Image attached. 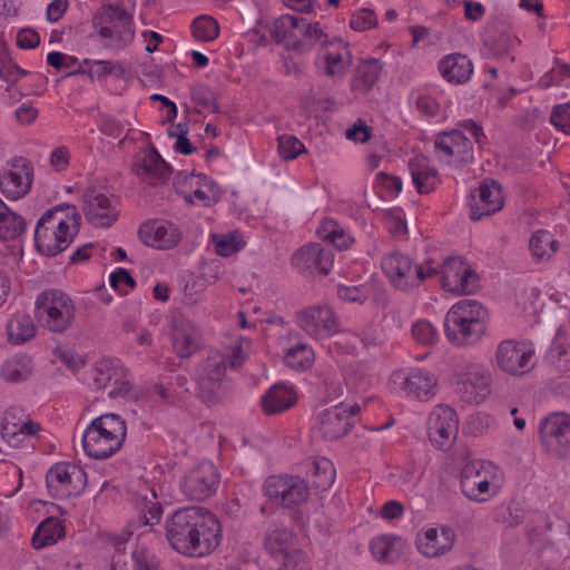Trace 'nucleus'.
<instances>
[{
	"label": "nucleus",
	"instance_id": "f257e3e1",
	"mask_svg": "<svg viewBox=\"0 0 570 570\" xmlns=\"http://www.w3.org/2000/svg\"><path fill=\"white\" fill-rule=\"evenodd\" d=\"M166 538L180 554L202 558L220 543V522L203 507H187L175 511L166 521Z\"/></svg>",
	"mask_w": 570,
	"mask_h": 570
},
{
	"label": "nucleus",
	"instance_id": "f03ea898",
	"mask_svg": "<svg viewBox=\"0 0 570 570\" xmlns=\"http://www.w3.org/2000/svg\"><path fill=\"white\" fill-rule=\"evenodd\" d=\"M80 228V215L71 204H61L50 208L39 218L35 229L37 250L53 257L66 250Z\"/></svg>",
	"mask_w": 570,
	"mask_h": 570
},
{
	"label": "nucleus",
	"instance_id": "7ed1b4c3",
	"mask_svg": "<svg viewBox=\"0 0 570 570\" xmlns=\"http://www.w3.org/2000/svg\"><path fill=\"white\" fill-rule=\"evenodd\" d=\"M489 314L475 299L455 303L444 318V332L448 341L456 346L478 343L485 334Z\"/></svg>",
	"mask_w": 570,
	"mask_h": 570
},
{
	"label": "nucleus",
	"instance_id": "20e7f679",
	"mask_svg": "<svg viewBox=\"0 0 570 570\" xmlns=\"http://www.w3.org/2000/svg\"><path fill=\"white\" fill-rule=\"evenodd\" d=\"M127 426L122 417L115 413H106L96 417L82 435V448L88 456L95 460L110 458L120 450L125 442Z\"/></svg>",
	"mask_w": 570,
	"mask_h": 570
},
{
	"label": "nucleus",
	"instance_id": "39448f33",
	"mask_svg": "<svg viewBox=\"0 0 570 570\" xmlns=\"http://www.w3.org/2000/svg\"><path fill=\"white\" fill-rule=\"evenodd\" d=\"M136 0L102 4L94 17V27L107 40L106 46L124 48L135 38L134 11Z\"/></svg>",
	"mask_w": 570,
	"mask_h": 570
},
{
	"label": "nucleus",
	"instance_id": "423d86ee",
	"mask_svg": "<svg viewBox=\"0 0 570 570\" xmlns=\"http://www.w3.org/2000/svg\"><path fill=\"white\" fill-rule=\"evenodd\" d=\"M271 36L276 43L297 53L311 51L315 41L327 38L318 22L313 24L303 17L292 14H283L276 19Z\"/></svg>",
	"mask_w": 570,
	"mask_h": 570
},
{
	"label": "nucleus",
	"instance_id": "0eeeda50",
	"mask_svg": "<svg viewBox=\"0 0 570 570\" xmlns=\"http://www.w3.org/2000/svg\"><path fill=\"white\" fill-rule=\"evenodd\" d=\"M226 370L227 360L218 353L209 355L198 365L195 376L197 396L206 405L218 404L227 396Z\"/></svg>",
	"mask_w": 570,
	"mask_h": 570
},
{
	"label": "nucleus",
	"instance_id": "6e6552de",
	"mask_svg": "<svg viewBox=\"0 0 570 570\" xmlns=\"http://www.w3.org/2000/svg\"><path fill=\"white\" fill-rule=\"evenodd\" d=\"M75 305L60 289H47L36 301V317L53 333H63L75 320Z\"/></svg>",
	"mask_w": 570,
	"mask_h": 570
},
{
	"label": "nucleus",
	"instance_id": "1a4fd4ad",
	"mask_svg": "<svg viewBox=\"0 0 570 570\" xmlns=\"http://www.w3.org/2000/svg\"><path fill=\"white\" fill-rule=\"evenodd\" d=\"M382 268L393 285L404 292L419 287L436 273L432 261L415 264L410 256L401 253L386 255L382 261Z\"/></svg>",
	"mask_w": 570,
	"mask_h": 570
},
{
	"label": "nucleus",
	"instance_id": "9d476101",
	"mask_svg": "<svg viewBox=\"0 0 570 570\" xmlns=\"http://www.w3.org/2000/svg\"><path fill=\"white\" fill-rule=\"evenodd\" d=\"M542 448L553 456H570V414L553 412L543 417L538 426Z\"/></svg>",
	"mask_w": 570,
	"mask_h": 570
},
{
	"label": "nucleus",
	"instance_id": "9b49d317",
	"mask_svg": "<svg viewBox=\"0 0 570 570\" xmlns=\"http://www.w3.org/2000/svg\"><path fill=\"white\" fill-rule=\"evenodd\" d=\"M46 484L53 499L63 500L85 491L87 474L75 464L58 462L48 470Z\"/></svg>",
	"mask_w": 570,
	"mask_h": 570
},
{
	"label": "nucleus",
	"instance_id": "f8f14e48",
	"mask_svg": "<svg viewBox=\"0 0 570 570\" xmlns=\"http://www.w3.org/2000/svg\"><path fill=\"white\" fill-rule=\"evenodd\" d=\"M454 392L466 404H480L491 393V374L480 364H466L455 375Z\"/></svg>",
	"mask_w": 570,
	"mask_h": 570
},
{
	"label": "nucleus",
	"instance_id": "ddd939ff",
	"mask_svg": "<svg viewBox=\"0 0 570 570\" xmlns=\"http://www.w3.org/2000/svg\"><path fill=\"white\" fill-rule=\"evenodd\" d=\"M267 499L285 509L305 503L309 497V488L299 476L272 475L264 484Z\"/></svg>",
	"mask_w": 570,
	"mask_h": 570
},
{
	"label": "nucleus",
	"instance_id": "4468645a",
	"mask_svg": "<svg viewBox=\"0 0 570 570\" xmlns=\"http://www.w3.org/2000/svg\"><path fill=\"white\" fill-rule=\"evenodd\" d=\"M219 481L220 474L216 466L205 461L187 472L180 488L189 500L204 501L217 491Z\"/></svg>",
	"mask_w": 570,
	"mask_h": 570
},
{
	"label": "nucleus",
	"instance_id": "2eb2a0df",
	"mask_svg": "<svg viewBox=\"0 0 570 570\" xmlns=\"http://www.w3.org/2000/svg\"><path fill=\"white\" fill-rule=\"evenodd\" d=\"M8 169L0 175V190L8 198L17 200L26 196L32 185L33 167L23 157H16L7 163Z\"/></svg>",
	"mask_w": 570,
	"mask_h": 570
},
{
	"label": "nucleus",
	"instance_id": "dca6fc26",
	"mask_svg": "<svg viewBox=\"0 0 570 570\" xmlns=\"http://www.w3.org/2000/svg\"><path fill=\"white\" fill-rule=\"evenodd\" d=\"M298 326L311 337L321 340L338 332V321L328 306H311L296 313Z\"/></svg>",
	"mask_w": 570,
	"mask_h": 570
},
{
	"label": "nucleus",
	"instance_id": "f3484780",
	"mask_svg": "<svg viewBox=\"0 0 570 570\" xmlns=\"http://www.w3.org/2000/svg\"><path fill=\"white\" fill-rule=\"evenodd\" d=\"M430 441L441 450H448L454 442L459 431L456 412L448 405H439L429 417Z\"/></svg>",
	"mask_w": 570,
	"mask_h": 570
},
{
	"label": "nucleus",
	"instance_id": "a211bd4d",
	"mask_svg": "<svg viewBox=\"0 0 570 570\" xmlns=\"http://www.w3.org/2000/svg\"><path fill=\"white\" fill-rule=\"evenodd\" d=\"M360 412L358 405L346 406L343 402L318 414V430L324 439L337 440L347 434L353 426L354 415Z\"/></svg>",
	"mask_w": 570,
	"mask_h": 570
},
{
	"label": "nucleus",
	"instance_id": "6ab92c4d",
	"mask_svg": "<svg viewBox=\"0 0 570 570\" xmlns=\"http://www.w3.org/2000/svg\"><path fill=\"white\" fill-rule=\"evenodd\" d=\"M138 236L146 246L160 250L173 249L183 239L180 228L176 224L163 219L144 223L138 229Z\"/></svg>",
	"mask_w": 570,
	"mask_h": 570
},
{
	"label": "nucleus",
	"instance_id": "aec40b11",
	"mask_svg": "<svg viewBox=\"0 0 570 570\" xmlns=\"http://www.w3.org/2000/svg\"><path fill=\"white\" fill-rule=\"evenodd\" d=\"M533 355L534 351L527 344L505 341L498 346L497 363L507 373L523 374L534 366Z\"/></svg>",
	"mask_w": 570,
	"mask_h": 570
},
{
	"label": "nucleus",
	"instance_id": "412c9836",
	"mask_svg": "<svg viewBox=\"0 0 570 570\" xmlns=\"http://www.w3.org/2000/svg\"><path fill=\"white\" fill-rule=\"evenodd\" d=\"M503 206V195L499 183L485 180L478 189L471 193L470 218L474 222L490 216Z\"/></svg>",
	"mask_w": 570,
	"mask_h": 570
},
{
	"label": "nucleus",
	"instance_id": "4be33fe9",
	"mask_svg": "<svg viewBox=\"0 0 570 570\" xmlns=\"http://www.w3.org/2000/svg\"><path fill=\"white\" fill-rule=\"evenodd\" d=\"M334 256L330 248L313 243L301 247L293 256V265L303 273L327 275L333 267Z\"/></svg>",
	"mask_w": 570,
	"mask_h": 570
},
{
	"label": "nucleus",
	"instance_id": "5701e85b",
	"mask_svg": "<svg viewBox=\"0 0 570 570\" xmlns=\"http://www.w3.org/2000/svg\"><path fill=\"white\" fill-rule=\"evenodd\" d=\"M82 210L87 220L97 227H110L117 219L110 199L95 189L85 193Z\"/></svg>",
	"mask_w": 570,
	"mask_h": 570
},
{
	"label": "nucleus",
	"instance_id": "b1692460",
	"mask_svg": "<svg viewBox=\"0 0 570 570\" xmlns=\"http://www.w3.org/2000/svg\"><path fill=\"white\" fill-rule=\"evenodd\" d=\"M455 534L450 527L430 528L419 533L415 540L417 550L428 558L440 557L450 551L454 544Z\"/></svg>",
	"mask_w": 570,
	"mask_h": 570
},
{
	"label": "nucleus",
	"instance_id": "393cba45",
	"mask_svg": "<svg viewBox=\"0 0 570 570\" xmlns=\"http://www.w3.org/2000/svg\"><path fill=\"white\" fill-rule=\"evenodd\" d=\"M134 171L148 185L164 184L170 175V166L153 147L138 157L134 164Z\"/></svg>",
	"mask_w": 570,
	"mask_h": 570
},
{
	"label": "nucleus",
	"instance_id": "a878e982",
	"mask_svg": "<svg viewBox=\"0 0 570 570\" xmlns=\"http://www.w3.org/2000/svg\"><path fill=\"white\" fill-rule=\"evenodd\" d=\"M462 493L475 502H485L490 497V482L487 475L474 464H466L461 472Z\"/></svg>",
	"mask_w": 570,
	"mask_h": 570
},
{
	"label": "nucleus",
	"instance_id": "bb28decb",
	"mask_svg": "<svg viewBox=\"0 0 570 570\" xmlns=\"http://www.w3.org/2000/svg\"><path fill=\"white\" fill-rule=\"evenodd\" d=\"M441 76L450 83L463 85L468 82L473 73V63L468 56L451 53L439 61Z\"/></svg>",
	"mask_w": 570,
	"mask_h": 570
},
{
	"label": "nucleus",
	"instance_id": "cd10ccee",
	"mask_svg": "<svg viewBox=\"0 0 570 570\" xmlns=\"http://www.w3.org/2000/svg\"><path fill=\"white\" fill-rule=\"evenodd\" d=\"M202 344V333L197 325L183 323L173 332V348L181 358H188L195 354Z\"/></svg>",
	"mask_w": 570,
	"mask_h": 570
},
{
	"label": "nucleus",
	"instance_id": "c85d7f7f",
	"mask_svg": "<svg viewBox=\"0 0 570 570\" xmlns=\"http://www.w3.org/2000/svg\"><path fill=\"white\" fill-rule=\"evenodd\" d=\"M405 393L419 400H428L436 391V379L428 370L412 368L405 377Z\"/></svg>",
	"mask_w": 570,
	"mask_h": 570
},
{
	"label": "nucleus",
	"instance_id": "c756f323",
	"mask_svg": "<svg viewBox=\"0 0 570 570\" xmlns=\"http://www.w3.org/2000/svg\"><path fill=\"white\" fill-rule=\"evenodd\" d=\"M412 180L420 194H429L438 183V170L429 165V160L419 156L409 163Z\"/></svg>",
	"mask_w": 570,
	"mask_h": 570
},
{
	"label": "nucleus",
	"instance_id": "7c9ffc66",
	"mask_svg": "<svg viewBox=\"0 0 570 570\" xmlns=\"http://www.w3.org/2000/svg\"><path fill=\"white\" fill-rule=\"evenodd\" d=\"M296 402L291 387L284 384H275L262 396V407L265 414L272 415L283 412Z\"/></svg>",
	"mask_w": 570,
	"mask_h": 570
},
{
	"label": "nucleus",
	"instance_id": "2f4dec72",
	"mask_svg": "<svg viewBox=\"0 0 570 570\" xmlns=\"http://www.w3.org/2000/svg\"><path fill=\"white\" fill-rule=\"evenodd\" d=\"M323 46H328V50L324 53L325 73L334 76L344 70L352 63V55L348 50V45L342 40L327 42L326 38L322 41Z\"/></svg>",
	"mask_w": 570,
	"mask_h": 570
},
{
	"label": "nucleus",
	"instance_id": "473e14b6",
	"mask_svg": "<svg viewBox=\"0 0 570 570\" xmlns=\"http://www.w3.org/2000/svg\"><path fill=\"white\" fill-rule=\"evenodd\" d=\"M293 533L288 529L278 525H272L267 529L264 538V548L267 553L274 558L285 559L286 554H291L293 546Z\"/></svg>",
	"mask_w": 570,
	"mask_h": 570
},
{
	"label": "nucleus",
	"instance_id": "72a5a7b5",
	"mask_svg": "<svg viewBox=\"0 0 570 570\" xmlns=\"http://www.w3.org/2000/svg\"><path fill=\"white\" fill-rule=\"evenodd\" d=\"M33 364L30 356L24 354H16L1 366V377L10 383H19L26 381L32 373Z\"/></svg>",
	"mask_w": 570,
	"mask_h": 570
},
{
	"label": "nucleus",
	"instance_id": "f704fd0d",
	"mask_svg": "<svg viewBox=\"0 0 570 570\" xmlns=\"http://www.w3.org/2000/svg\"><path fill=\"white\" fill-rule=\"evenodd\" d=\"M62 537L63 527L61 522L55 517H49L38 525L31 542L33 548L41 549L56 543Z\"/></svg>",
	"mask_w": 570,
	"mask_h": 570
},
{
	"label": "nucleus",
	"instance_id": "c9c22d12",
	"mask_svg": "<svg viewBox=\"0 0 570 570\" xmlns=\"http://www.w3.org/2000/svg\"><path fill=\"white\" fill-rule=\"evenodd\" d=\"M36 326L29 315L16 314L7 324L8 340L12 344L20 345L36 335Z\"/></svg>",
	"mask_w": 570,
	"mask_h": 570
},
{
	"label": "nucleus",
	"instance_id": "e433bc0d",
	"mask_svg": "<svg viewBox=\"0 0 570 570\" xmlns=\"http://www.w3.org/2000/svg\"><path fill=\"white\" fill-rule=\"evenodd\" d=\"M382 62L379 59L370 58L362 61L356 68L354 86L362 92H367L380 78Z\"/></svg>",
	"mask_w": 570,
	"mask_h": 570
},
{
	"label": "nucleus",
	"instance_id": "4c0bfd02",
	"mask_svg": "<svg viewBox=\"0 0 570 570\" xmlns=\"http://www.w3.org/2000/svg\"><path fill=\"white\" fill-rule=\"evenodd\" d=\"M558 246L559 243L553 235L546 229L535 230L529 240L530 252L538 261L549 259L557 252Z\"/></svg>",
	"mask_w": 570,
	"mask_h": 570
},
{
	"label": "nucleus",
	"instance_id": "58836bf2",
	"mask_svg": "<svg viewBox=\"0 0 570 570\" xmlns=\"http://www.w3.org/2000/svg\"><path fill=\"white\" fill-rule=\"evenodd\" d=\"M433 267L436 271L434 276L440 275L442 287L449 292L460 277V274L468 267V264L462 257L450 256L444 259L443 264Z\"/></svg>",
	"mask_w": 570,
	"mask_h": 570
},
{
	"label": "nucleus",
	"instance_id": "ea45409f",
	"mask_svg": "<svg viewBox=\"0 0 570 570\" xmlns=\"http://www.w3.org/2000/svg\"><path fill=\"white\" fill-rule=\"evenodd\" d=\"M317 234L340 250L350 248L354 243V238L333 219L325 220L317 229Z\"/></svg>",
	"mask_w": 570,
	"mask_h": 570
},
{
	"label": "nucleus",
	"instance_id": "a19ab883",
	"mask_svg": "<svg viewBox=\"0 0 570 570\" xmlns=\"http://www.w3.org/2000/svg\"><path fill=\"white\" fill-rule=\"evenodd\" d=\"M313 350L303 343H297L288 348L284 356L285 364L294 370H307L313 364Z\"/></svg>",
	"mask_w": 570,
	"mask_h": 570
},
{
	"label": "nucleus",
	"instance_id": "79ce46f5",
	"mask_svg": "<svg viewBox=\"0 0 570 570\" xmlns=\"http://www.w3.org/2000/svg\"><path fill=\"white\" fill-rule=\"evenodd\" d=\"M518 42L517 38L513 37L508 30H495L492 35L487 33L483 43L488 47L493 55L504 56L507 55Z\"/></svg>",
	"mask_w": 570,
	"mask_h": 570
},
{
	"label": "nucleus",
	"instance_id": "37998d69",
	"mask_svg": "<svg viewBox=\"0 0 570 570\" xmlns=\"http://www.w3.org/2000/svg\"><path fill=\"white\" fill-rule=\"evenodd\" d=\"M26 228L22 217L11 212L8 207L6 213L0 214V239L12 240L20 236Z\"/></svg>",
	"mask_w": 570,
	"mask_h": 570
},
{
	"label": "nucleus",
	"instance_id": "c03bdc74",
	"mask_svg": "<svg viewBox=\"0 0 570 570\" xmlns=\"http://www.w3.org/2000/svg\"><path fill=\"white\" fill-rule=\"evenodd\" d=\"M561 328L558 330L557 337L547 353V361L558 371L566 372L570 370V351L560 343Z\"/></svg>",
	"mask_w": 570,
	"mask_h": 570
},
{
	"label": "nucleus",
	"instance_id": "a18cd8bd",
	"mask_svg": "<svg viewBox=\"0 0 570 570\" xmlns=\"http://www.w3.org/2000/svg\"><path fill=\"white\" fill-rule=\"evenodd\" d=\"M372 556L381 562H394L400 553L394 548V543L387 535L374 538L370 543Z\"/></svg>",
	"mask_w": 570,
	"mask_h": 570
},
{
	"label": "nucleus",
	"instance_id": "49530a36",
	"mask_svg": "<svg viewBox=\"0 0 570 570\" xmlns=\"http://www.w3.org/2000/svg\"><path fill=\"white\" fill-rule=\"evenodd\" d=\"M191 30L196 39L212 41L218 36L219 26L214 18L200 16L193 21Z\"/></svg>",
	"mask_w": 570,
	"mask_h": 570
},
{
	"label": "nucleus",
	"instance_id": "de8ad7c7",
	"mask_svg": "<svg viewBox=\"0 0 570 570\" xmlns=\"http://www.w3.org/2000/svg\"><path fill=\"white\" fill-rule=\"evenodd\" d=\"M96 371V387L105 389L121 371L120 361L118 358H104L97 364Z\"/></svg>",
	"mask_w": 570,
	"mask_h": 570
},
{
	"label": "nucleus",
	"instance_id": "09e8293b",
	"mask_svg": "<svg viewBox=\"0 0 570 570\" xmlns=\"http://www.w3.org/2000/svg\"><path fill=\"white\" fill-rule=\"evenodd\" d=\"M313 474L315 476L314 485L320 490L328 489L335 479V469L327 459H321L313 462Z\"/></svg>",
	"mask_w": 570,
	"mask_h": 570
},
{
	"label": "nucleus",
	"instance_id": "8fccbe9b",
	"mask_svg": "<svg viewBox=\"0 0 570 570\" xmlns=\"http://www.w3.org/2000/svg\"><path fill=\"white\" fill-rule=\"evenodd\" d=\"M190 95L193 101L203 107L204 109H208L213 112H219V107L216 102V94L204 83H198L191 87Z\"/></svg>",
	"mask_w": 570,
	"mask_h": 570
},
{
	"label": "nucleus",
	"instance_id": "3c124183",
	"mask_svg": "<svg viewBox=\"0 0 570 570\" xmlns=\"http://www.w3.org/2000/svg\"><path fill=\"white\" fill-rule=\"evenodd\" d=\"M277 140L279 156L285 160L295 159L306 151L303 142L295 136H279Z\"/></svg>",
	"mask_w": 570,
	"mask_h": 570
},
{
	"label": "nucleus",
	"instance_id": "603ef678",
	"mask_svg": "<svg viewBox=\"0 0 570 570\" xmlns=\"http://www.w3.org/2000/svg\"><path fill=\"white\" fill-rule=\"evenodd\" d=\"M414 340L424 345H433L438 340L436 328L428 321H417L412 326Z\"/></svg>",
	"mask_w": 570,
	"mask_h": 570
},
{
	"label": "nucleus",
	"instance_id": "864d4df0",
	"mask_svg": "<svg viewBox=\"0 0 570 570\" xmlns=\"http://www.w3.org/2000/svg\"><path fill=\"white\" fill-rule=\"evenodd\" d=\"M550 124L570 135V101L556 105L550 115Z\"/></svg>",
	"mask_w": 570,
	"mask_h": 570
},
{
	"label": "nucleus",
	"instance_id": "5fc2aeb1",
	"mask_svg": "<svg viewBox=\"0 0 570 570\" xmlns=\"http://www.w3.org/2000/svg\"><path fill=\"white\" fill-rule=\"evenodd\" d=\"M458 129H453L450 131L440 132L434 141V148L440 158L445 156L446 158L454 157V145L456 137L454 134H458Z\"/></svg>",
	"mask_w": 570,
	"mask_h": 570
},
{
	"label": "nucleus",
	"instance_id": "6e6d98bb",
	"mask_svg": "<svg viewBox=\"0 0 570 570\" xmlns=\"http://www.w3.org/2000/svg\"><path fill=\"white\" fill-rule=\"evenodd\" d=\"M478 275L470 265L460 274V277L453 284L449 292L454 294H470L476 287Z\"/></svg>",
	"mask_w": 570,
	"mask_h": 570
},
{
	"label": "nucleus",
	"instance_id": "4d7b16f0",
	"mask_svg": "<svg viewBox=\"0 0 570 570\" xmlns=\"http://www.w3.org/2000/svg\"><path fill=\"white\" fill-rule=\"evenodd\" d=\"M243 245V240L239 239V236L236 234L222 235L215 242L216 253L223 257H228L238 252Z\"/></svg>",
	"mask_w": 570,
	"mask_h": 570
},
{
	"label": "nucleus",
	"instance_id": "13d9d810",
	"mask_svg": "<svg viewBox=\"0 0 570 570\" xmlns=\"http://www.w3.org/2000/svg\"><path fill=\"white\" fill-rule=\"evenodd\" d=\"M338 298L351 303H364L368 297V289L364 285H338L336 289Z\"/></svg>",
	"mask_w": 570,
	"mask_h": 570
},
{
	"label": "nucleus",
	"instance_id": "bf43d9fd",
	"mask_svg": "<svg viewBox=\"0 0 570 570\" xmlns=\"http://www.w3.org/2000/svg\"><path fill=\"white\" fill-rule=\"evenodd\" d=\"M277 570H312V567L306 553L294 549L291 554H286Z\"/></svg>",
	"mask_w": 570,
	"mask_h": 570
},
{
	"label": "nucleus",
	"instance_id": "052dcab7",
	"mask_svg": "<svg viewBox=\"0 0 570 570\" xmlns=\"http://www.w3.org/2000/svg\"><path fill=\"white\" fill-rule=\"evenodd\" d=\"M454 136L456 137L453 149L454 156L458 157L460 163H471L473 160V147L470 139L460 130Z\"/></svg>",
	"mask_w": 570,
	"mask_h": 570
},
{
	"label": "nucleus",
	"instance_id": "680f3d73",
	"mask_svg": "<svg viewBox=\"0 0 570 570\" xmlns=\"http://www.w3.org/2000/svg\"><path fill=\"white\" fill-rule=\"evenodd\" d=\"M132 560L136 570H161L156 556L145 549L134 551Z\"/></svg>",
	"mask_w": 570,
	"mask_h": 570
},
{
	"label": "nucleus",
	"instance_id": "e2e57ef3",
	"mask_svg": "<svg viewBox=\"0 0 570 570\" xmlns=\"http://www.w3.org/2000/svg\"><path fill=\"white\" fill-rule=\"evenodd\" d=\"M377 23L376 16L371 9H362L351 18L350 26L357 31H364Z\"/></svg>",
	"mask_w": 570,
	"mask_h": 570
},
{
	"label": "nucleus",
	"instance_id": "0e129e2a",
	"mask_svg": "<svg viewBox=\"0 0 570 570\" xmlns=\"http://www.w3.org/2000/svg\"><path fill=\"white\" fill-rule=\"evenodd\" d=\"M110 285L120 294L126 295L128 292L124 289V286L134 288L136 286V282L127 269L118 267L110 275Z\"/></svg>",
	"mask_w": 570,
	"mask_h": 570
},
{
	"label": "nucleus",
	"instance_id": "69168bd1",
	"mask_svg": "<svg viewBox=\"0 0 570 570\" xmlns=\"http://www.w3.org/2000/svg\"><path fill=\"white\" fill-rule=\"evenodd\" d=\"M124 68L121 65L112 61H95L94 69L90 71L91 77L96 75L99 79L108 75H115L120 77L124 75Z\"/></svg>",
	"mask_w": 570,
	"mask_h": 570
},
{
	"label": "nucleus",
	"instance_id": "338daca9",
	"mask_svg": "<svg viewBox=\"0 0 570 570\" xmlns=\"http://www.w3.org/2000/svg\"><path fill=\"white\" fill-rule=\"evenodd\" d=\"M141 512L144 524L154 525L159 523L160 521L163 514V507L159 502H147L141 509Z\"/></svg>",
	"mask_w": 570,
	"mask_h": 570
},
{
	"label": "nucleus",
	"instance_id": "774afa93",
	"mask_svg": "<svg viewBox=\"0 0 570 570\" xmlns=\"http://www.w3.org/2000/svg\"><path fill=\"white\" fill-rule=\"evenodd\" d=\"M346 138L364 144L371 138L370 128L362 119H358L357 122L346 130Z\"/></svg>",
	"mask_w": 570,
	"mask_h": 570
}]
</instances>
